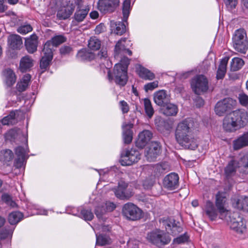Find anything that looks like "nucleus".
Wrapping results in <instances>:
<instances>
[{
    "label": "nucleus",
    "instance_id": "f257e3e1",
    "mask_svg": "<svg viewBox=\"0 0 248 248\" xmlns=\"http://www.w3.org/2000/svg\"><path fill=\"white\" fill-rule=\"evenodd\" d=\"M193 121L186 119L180 122L175 131L177 143L185 149L194 150L198 147V141L193 135Z\"/></svg>",
    "mask_w": 248,
    "mask_h": 248
},
{
    "label": "nucleus",
    "instance_id": "f03ea898",
    "mask_svg": "<svg viewBox=\"0 0 248 248\" xmlns=\"http://www.w3.org/2000/svg\"><path fill=\"white\" fill-rule=\"evenodd\" d=\"M248 114L244 109H237L227 115L224 119V130L233 132L244 126L247 122Z\"/></svg>",
    "mask_w": 248,
    "mask_h": 248
},
{
    "label": "nucleus",
    "instance_id": "7ed1b4c3",
    "mask_svg": "<svg viewBox=\"0 0 248 248\" xmlns=\"http://www.w3.org/2000/svg\"><path fill=\"white\" fill-rule=\"evenodd\" d=\"M230 228L238 233H243L246 230V225L243 217L238 212H231L224 218Z\"/></svg>",
    "mask_w": 248,
    "mask_h": 248
},
{
    "label": "nucleus",
    "instance_id": "20e7f679",
    "mask_svg": "<svg viewBox=\"0 0 248 248\" xmlns=\"http://www.w3.org/2000/svg\"><path fill=\"white\" fill-rule=\"evenodd\" d=\"M191 86L193 92L196 94H201L208 89V80L204 75L196 76L192 79Z\"/></svg>",
    "mask_w": 248,
    "mask_h": 248
},
{
    "label": "nucleus",
    "instance_id": "39448f33",
    "mask_svg": "<svg viewBox=\"0 0 248 248\" xmlns=\"http://www.w3.org/2000/svg\"><path fill=\"white\" fill-rule=\"evenodd\" d=\"M237 104L236 100L230 97L224 98L217 102L215 111L218 116H223L226 112L232 109Z\"/></svg>",
    "mask_w": 248,
    "mask_h": 248
},
{
    "label": "nucleus",
    "instance_id": "423d86ee",
    "mask_svg": "<svg viewBox=\"0 0 248 248\" xmlns=\"http://www.w3.org/2000/svg\"><path fill=\"white\" fill-rule=\"evenodd\" d=\"M122 212L124 217L131 220L139 219L142 215L141 210L131 202H128L124 205Z\"/></svg>",
    "mask_w": 248,
    "mask_h": 248
},
{
    "label": "nucleus",
    "instance_id": "0eeeda50",
    "mask_svg": "<svg viewBox=\"0 0 248 248\" xmlns=\"http://www.w3.org/2000/svg\"><path fill=\"white\" fill-rule=\"evenodd\" d=\"M140 156L139 152L135 149L126 150L122 153L120 162L123 166H130L137 162Z\"/></svg>",
    "mask_w": 248,
    "mask_h": 248
},
{
    "label": "nucleus",
    "instance_id": "6e6552de",
    "mask_svg": "<svg viewBox=\"0 0 248 248\" xmlns=\"http://www.w3.org/2000/svg\"><path fill=\"white\" fill-rule=\"evenodd\" d=\"M127 70L125 67H123L122 63H117L115 65L113 75L116 84L122 86L126 84L128 79Z\"/></svg>",
    "mask_w": 248,
    "mask_h": 248
},
{
    "label": "nucleus",
    "instance_id": "1a4fd4ad",
    "mask_svg": "<svg viewBox=\"0 0 248 248\" xmlns=\"http://www.w3.org/2000/svg\"><path fill=\"white\" fill-rule=\"evenodd\" d=\"M147 238L152 243L156 245H166L170 241L169 236L163 231H158L152 232L148 234Z\"/></svg>",
    "mask_w": 248,
    "mask_h": 248
},
{
    "label": "nucleus",
    "instance_id": "9d476101",
    "mask_svg": "<svg viewBox=\"0 0 248 248\" xmlns=\"http://www.w3.org/2000/svg\"><path fill=\"white\" fill-rule=\"evenodd\" d=\"M128 184L121 181L119 182L117 188H114L115 196L121 200H128L133 195L132 192L127 189Z\"/></svg>",
    "mask_w": 248,
    "mask_h": 248
},
{
    "label": "nucleus",
    "instance_id": "9b49d317",
    "mask_svg": "<svg viewBox=\"0 0 248 248\" xmlns=\"http://www.w3.org/2000/svg\"><path fill=\"white\" fill-rule=\"evenodd\" d=\"M119 0H99L98 8L102 13H112L119 5Z\"/></svg>",
    "mask_w": 248,
    "mask_h": 248
},
{
    "label": "nucleus",
    "instance_id": "f8f14e48",
    "mask_svg": "<svg viewBox=\"0 0 248 248\" xmlns=\"http://www.w3.org/2000/svg\"><path fill=\"white\" fill-rule=\"evenodd\" d=\"M179 176L174 172H171L166 175L164 178L163 184L164 187L168 190H172L179 187Z\"/></svg>",
    "mask_w": 248,
    "mask_h": 248
},
{
    "label": "nucleus",
    "instance_id": "ddd939ff",
    "mask_svg": "<svg viewBox=\"0 0 248 248\" xmlns=\"http://www.w3.org/2000/svg\"><path fill=\"white\" fill-rule=\"evenodd\" d=\"M231 202L234 208L248 212V197L234 196L231 198Z\"/></svg>",
    "mask_w": 248,
    "mask_h": 248
},
{
    "label": "nucleus",
    "instance_id": "4468645a",
    "mask_svg": "<svg viewBox=\"0 0 248 248\" xmlns=\"http://www.w3.org/2000/svg\"><path fill=\"white\" fill-rule=\"evenodd\" d=\"M127 39L126 38H121L116 43L115 46V57H118L119 54L124 55L127 54L131 56L132 54V51L127 48L128 44H126Z\"/></svg>",
    "mask_w": 248,
    "mask_h": 248
},
{
    "label": "nucleus",
    "instance_id": "2eb2a0df",
    "mask_svg": "<svg viewBox=\"0 0 248 248\" xmlns=\"http://www.w3.org/2000/svg\"><path fill=\"white\" fill-rule=\"evenodd\" d=\"M155 103L161 108L170 102V96L164 90H160L155 92L154 94Z\"/></svg>",
    "mask_w": 248,
    "mask_h": 248
},
{
    "label": "nucleus",
    "instance_id": "dca6fc26",
    "mask_svg": "<svg viewBox=\"0 0 248 248\" xmlns=\"http://www.w3.org/2000/svg\"><path fill=\"white\" fill-rule=\"evenodd\" d=\"M225 197L222 196L220 193L218 192L216 195V205L219 213V217L221 219H224L226 217V216L231 213L230 211L225 208Z\"/></svg>",
    "mask_w": 248,
    "mask_h": 248
},
{
    "label": "nucleus",
    "instance_id": "f3484780",
    "mask_svg": "<svg viewBox=\"0 0 248 248\" xmlns=\"http://www.w3.org/2000/svg\"><path fill=\"white\" fill-rule=\"evenodd\" d=\"M38 44V38L35 34H32L25 39V46L29 53H33L37 50Z\"/></svg>",
    "mask_w": 248,
    "mask_h": 248
},
{
    "label": "nucleus",
    "instance_id": "a211bd4d",
    "mask_svg": "<svg viewBox=\"0 0 248 248\" xmlns=\"http://www.w3.org/2000/svg\"><path fill=\"white\" fill-rule=\"evenodd\" d=\"M152 137V133L149 130H145L139 133L136 141V146L140 148H143L150 141Z\"/></svg>",
    "mask_w": 248,
    "mask_h": 248
},
{
    "label": "nucleus",
    "instance_id": "6ab92c4d",
    "mask_svg": "<svg viewBox=\"0 0 248 248\" xmlns=\"http://www.w3.org/2000/svg\"><path fill=\"white\" fill-rule=\"evenodd\" d=\"M34 60L31 56L25 55L22 57L20 60L19 69L22 72L30 71L33 66Z\"/></svg>",
    "mask_w": 248,
    "mask_h": 248
},
{
    "label": "nucleus",
    "instance_id": "aec40b11",
    "mask_svg": "<svg viewBox=\"0 0 248 248\" xmlns=\"http://www.w3.org/2000/svg\"><path fill=\"white\" fill-rule=\"evenodd\" d=\"M8 43L10 48L19 50L23 46L22 37L17 34H11L8 37Z\"/></svg>",
    "mask_w": 248,
    "mask_h": 248
},
{
    "label": "nucleus",
    "instance_id": "412c9836",
    "mask_svg": "<svg viewBox=\"0 0 248 248\" xmlns=\"http://www.w3.org/2000/svg\"><path fill=\"white\" fill-rule=\"evenodd\" d=\"M43 52L44 56L42 57L40 63V67L43 71H45L53 58V52L51 50L46 49L44 47Z\"/></svg>",
    "mask_w": 248,
    "mask_h": 248
},
{
    "label": "nucleus",
    "instance_id": "4be33fe9",
    "mask_svg": "<svg viewBox=\"0 0 248 248\" xmlns=\"http://www.w3.org/2000/svg\"><path fill=\"white\" fill-rule=\"evenodd\" d=\"M75 6L73 3L67 5L66 7L59 10L57 14V16L59 19H66L72 14L75 10Z\"/></svg>",
    "mask_w": 248,
    "mask_h": 248
},
{
    "label": "nucleus",
    "instance_id": "5701e85b",
    "mask_svg": "<svg viewBox=\"0 0 248 248\" xmlns=\"http://www.w3.org/2000/svg\"><path fill=\"white\" fill-rule=\"evenodd\" d=\"M66 41V38L62 35L54 36L51 40L47 41L44 45V47L46 49L51 50L52 51L54 46H57Z\"/></svg>",
    "mask_w": 248,
    "mask_h": 248
},
{
    "label": "nucleus",
    "instance_id": "b1692460",
    "mask_svg": "<svg viewBox=\"0 0 248 248\" xmlns=\"http://www.w3.org/2000/svg\"><path fill=\"white\" fill-rule=\"evenodd\" d=\"M123 137L124 142L126 144L130 143L133 139V132L131 128L133 127V124L131 123L123 124Z\"/></svg>",
    "mask_w": 248,
    "mask_h": 248
},
{
    "label": "nucleus",
    "instance_id": "393cba45",
    "mask_svg": "<svg viewBox=\"0 0 248 248\" xmlns=\"http://www.w3.org/2000/svg\"><path fill=\"white\" fill-rule=\"evenodd\" d=\"M160 111L165 116H173L177 114L178 108L176 105L169 102L161 108Z\"/></svg>",
    "mask_w": 248,
    "mask_h": 248
},
{
    "label": "nucleus",
    "instance_id": "a878e982",
    "mask_svg": "<svg viewBox=\"0 0 248 248\" xmlns=\"http://www.w3.org/2000/svg\"><path fill=\"white\" fill-rule=\"evenodd\" d=\"M248 145V132L244 133L233 142V147L235 150L240 149Z\"/></svg>",
    "mask_w": 248,
    "mask_h": 248
},
{
    "label": "nucleus",
    "instance_id": "bb28decb",
    "mask_svg": "<svg viewBox=\"0 0 248 248\" xmlns=\"http://www.w3.org/2000/svg\"><path fill=\"white\" fill-rule=\"evenodd\" d=\"M3 75L5 78V81L8 86L13 85L16 80V77L15 72L11 69L8 68L3 71Z\"/></svg>",
    "mask_w": 248,
    "mask_h": 248
},
{
    "label": "nucleus",
    "instance_id": "cd10ccee",
    "mask_svg": "<svg viewBox=\"0 0 248 248\" xmlns=\"http://www.w3.org/2000/svg\"><path fill=\"white\" fill-rule=\"evenodd\" d=\"M229 60L228 57H225L223 58L219 65L217 73V79H222L226 73L227 65Z\"/></svg>",
    "mask_w": 248,
    "mask_h": 248
},
{
    "label": "nucleus",
    "instance_id": "c85d7f7f",
    "mask_svg": "<svg viewBox=\"0 0 248 248\" xmlns=\"http://www.w3.org/2000/svg\"><path fill=\"white\" fill-rule=\"evenodd\" d=\"M238 163V171L243 174H248V154L241 157Z\"/></svg>",
    "mask_w": 248,
    "mask_h": 248
},
{
    "label": "nucleus",
    "instance_id": "c756f323",
    "mask_svg": "<svg viewBox=\"0 0 248 248\" xmlns=\"http://www.w3.org/2000/svg\"><path fill=\"white\" fill-rule=\"evenodd\" d=\"M160 146L157 142H152L147 151V155L151 159L155 158L160 152Z\"/></svg>",
    "mask_w": 248,
    "mask_h": 248
},
{
    "label": "nucleus",
    "instance_id": "7c9ffc66",
    "mask_svg": "<svg viewBox=\"0 0 248 248\" xmlns=\"http://www.w3.org/2000/svg\"><path fill=\"white\" fill-rule=\"evenodd\" d=\"M137 70L139 76L145 80H153L155 78V74L148 69L139 65L137 68Z\"/></svg>",
    "mask_w": 248,
    "mask_h": 248
},
{
    "label": "nucleus",
    "instance_id": "2f4dec72",
    "mask_svg": "<svg viewBox=\"0 0 248 248\" xmlns=\"http://www.w3.org/2000/svg\"><path fill=\"white\" fill-rule=\"evenodd\" d=\"M234 50L240 53L246 54L248 49V41L247 39L240 41L232 42Z\"/></svg>",
    "mask_w": 248,
    "mask_h": 248
},
{
    "label": "nucleus",
    "instance_id": "473e14b6",
    "mask_svg": "<svg viewBox=\"0 0 248 248\" xmlns=\"http://www.w3.org/2000/svg\"><path fill=\"white\" fill-rule=\"evenodd\" d=\"M206 215L211 220H215L217 217V211L214 207V204L211 202L208 201L205 206L204 209Z\"/></svg>",
    "mask_w": 248,
    "mask_h": 248
},
{
    "label": "nucleus",
    "instance_id": "72a5a7b5",
    "mask_svg": "<svg viewBox=\"0 0 248 248\" xmlns=\"http://www.w3.org/2000/svg\"><path fill=\"white\" fill-rule=\"evenodd\" d=\"M77 57L80 61H92L95 58V55L86 49H82L78 51Z\"/></svg>",
    "mask_w": 248,
    "mask_h": 248
},
{
    "label": "nucleus",
    "instance_id": "f704fd0d",
    "mask_svg": "<svg viewBox=\"0 0 248 248\" xmlns=\"http://www.w3.org/2000/svg\"><path fill=\"white\" fill-rule=\"evenodd\" d=\"M168 233H171L173 235H176L182 232L183 229L178 222L176 223L175 221H170L166 227Z\"/></svg>",
    "mask_w": 248,
    "mask_h": 248
},
{
    "label": "nucleus",
    "instance_id": "c9c22d12",
    "mask_svg": "<svg viewBox=\"0 0 248 248\" xmlns=\"http://www.w3.org/2000/svg\"><path fill=\"white\" fill-rule=\"evenodd\" d=\"M237 168H238L237 161L231 160L229 162L225 169V173L226 177L229 178L234 175Z\"/></svg>",
    "mask_w": 248,
    "mask_h": 248
},
{
    "label": "nucleus",
    "instance_id": "e433bc0d",
    "mask_svg": "<svg viewBox=\"0 0 248 248\" xmlns=\"http://www.w3.org/2000/svg\"><path fill=\"white\" fill-rule=\"evenodd\" d=\"M14 158V154L10 149H3L0 151V160L4 163H7L12 161Z\"/></svg>",
    "mask_w": 248,
    "mask_h": 248
},
{
    "label": "nucleus",
    "instance_id": "4c0bfd02",
    "mask_svg": "<svg viewBox=\"0 0 248 248\" xmlns=\"http://www.w3.org/2000/svg\"><path fill=\"white\" fill-rule=\"evenodd\" d=\"M21 134H22V133L20 129L14 128L8 131L4 135V137L6 140H11L17 139Z\"/></svg>",
    "mask_w": 248,
    "mask_h": 248
},
{
    "label": "nucleus",
    "instance_id": "58836bf2",
    "mask_svg": "<svg viewBox=\"0 0 248 248\" xmlns=\"http://www.w3.org/2000/svg\"><path fill=\"white\" fill-rule=\"evenodd\" d=\"M131 9V0H125L123 4V21L127 23Z\"/></svg>",
    "mask_w": 248,
    "mask_h": 248
},
{
    "label": "nucleus",
    "instance_id": "ea45409f",
    "mask_svg": "<svg viewBox=\"0 0 248 248\" xmlns=\"http://www.w3.org/2000/svg\"><path fill=\"white\" fill-rule=\"evenodd\" d=\"M232 42H237L247 39L246 31L243 29L236 30L232 37Z\"/></svg>",
    "mask_w": 248,
    "mask_h": 248
},
{
    "label": "nucleus",
    "instance_id": "a19ab883",
    "mask_svg": "<svg viewBox=\"0 0 248 248\" xmlns=\"http://www.w3.org/2000/svg\"><path fill=\"white\" fill-rule=\"evenodd\" d=\"M144 109L149 118H151L154 114V109L150 100L148 98L143 100Z\"/></svg>",
    "mask_w": 248,
    "mask_h": 248
},
{
    "label": "nucleus",
    "instance_id": "79ce46f5",
    "mask_svg": "<svg viewBox=\"0 0 248 248\" xmlns=\"http://www.w3.org/2000/svg\"><path fill=\"white\" fill-rule=\"evenodd\" d=\"M23 217L22 214L19 212H14L9 216V222L12 225L16 224L20 221Z\"/></svg>",
    "mask_w": 248,
    "mask_h": 248
},
{
    "label": "nucleus",
    "instance_id": "37998d69",
    "mask_svg": "<svg viewBox=\"0 0 248 248\" xmlns=\"http://www.w3.org/2000/svg\"><path fill=\"white\" fill-rule=\"evenodd\" d=\"M244 61L239 58H234L231 62V68L232 71H236L240 69L244 65Z\"/></svg>",
    "mask_w": 248,
    "mask_h": 248
},
{
    "label": "nucleus",
    "instance_id": "c03bdc74",
    "mask_svg": "<svg viewBox=\"0 0 248 248\" xmlns=\"http://www.w3.org/2000/svg\"><path fill=\"white\" fill-rule=\"evenodd\" d=\"M88 47L93 50H98L101 47V42L96 37H92L88 41Z\"/></svg>",
    "mask_w": 248,
    "mask_h": 248
},
{
    "label": "nucleus",
    "instance_id": "a18cd8bd",
    "mask_svg": "<svg viewBox=\"0 0 248 248\" xmlns=\"http://www.w3.org/2000/svg\"><path fill=\"white\" fill-rule=\"evenodd\" d=\"M89 11V9L88 8L77 10L74 16L75 20L78 22H81L83 21L87 15Z\"/></svg>",
    "mask_w": 248,
    "mask_h": 248
},
{
    "label": "nucleus",
    "instance_id": "49530a36",
    "mask_svg": "<svg viewBox=\"0 0 248 248\" xmlns=\"http://www.w3.org/2000/svg\"><path fill=\"white\" fill-rule=\"evenodd\" d=\"M155 123L158 130L161 132H164L165 130H169L170 128L169 124L164 120L160 119L157 122V119H155Z\"/></svg>",
    "mask_w": 248,
    "mask_h": 248
},
{
    "label": "nucleus",
    "instance_id": "de8ad7c7",
    "mask_svg": "<svg viewBox=\"0 0 248 248\" xmlns=\"http://www.w3.org/2000/svg\"><path fill=\"white\" fill-rule=\"evenodd\" d=\"M115 30L114 32L119 35H122L126 31V25L124 22H117L115 23Z\"/></svg>",
    "mask_w": 248,
    "mask_h": 248
},
{
    "label": "nucleus",
    "instance_id": "09e8293b",
    "mask_svg": "<svg viewBox=\"0 0 248 248\" xmlns=\"http://www.w3.org/2000/svg\"><path fill=\"white\" fill-rule=\"evenodd\" d=\"M15 115L16 114L14 112H11L8 115L2 119L1 123L2 124L9 125L14 124L15 123Z\"/></svg>",
    "mask_w": 248,
    "mask_h": 248
},
{
    "label": "nucleus",
    "instance_id": "8fccbe9b",
    "mask_svg": "<svg viewBox=\"0 0 248 248\" xmlns=\"http://www.w3.org/2000/svg\"><path fill=\"white\" fill-rule=\"evenodd\" d=\"M96 243L97 245L104 246L109 244L110 243L109 238L106 235H96Z\"/></svg>",
    "mask_w": 248,
    "mask_h": 248
},
{
    "label": "nucleus",
    "instance_id": "3c124183",
    "mask_svg": "<svg viewBox=\"0 0 248 248\" xmlns=\"http://www.w3.org/2000/svg\"><path fill=\"white\" fill-rule=\"evenodd\" d=\"M107 212L104 204L101 206H98L95 209V214L99 219L105 220L103 217L104 214Z\"/></svg>",
    "mask_w": 248,
    "mask_h": 248
},
{
    "label": "nucleus",
    "instance_id": "603ef678",
    "mask_svg": "<svg viewBox=\"0 0 248 248\" xmlns=\"http://www.w3.org/2000/svg\"><path fill=\"white\" fill-rule=\"evenodd\" d=\"M1 199L6 204L12 207H15L16 206V203L12 200L11 197L8 194H3L2 195Z\"/></svg>",
    "mask_w": 248,
    "mask_h": 248
},
{
    "label": "nucleus",
    "instance_id": "864d4df0",
    "mask_svg": "<svg viewBox=\"0 0 248 248\" xmlns=\"http://www.w3.org/2000/svg\"><path fill=\"white\" fill-rule=\"evenodd\" d=\"M32 30V27L28 24L21 25L17 29V32L22 34H26L31 31Z\"/></svg>",
    "mask_w": 248,
    "mask_h": 248
},
{
    "label": "nucleus",
    "instance_id": "5fc2aeb1",
    "mask_svg": "<svg viewBox=\"0 0 248 248\" xmlns=\"http://www.w3.org/2000/svg\"><path fill=\"white\" fill-rule=\"evenodd\" d=\"M81 217L85 220H91L93 217V214L91 210L83 209L81 211Z\"/></svg>",
    "mask_w": 248,
    "mask_h": 248
},
{
    "label": "nucleus",
    "instance_id": "6e6d98bb",
    "mask_svg": "<svg viewBox=\"0 0 248 248\" xmlns=\"http://www.w3.org/2000/svg\"><path fill=\"white\" fill-rule=\"evenodd\" d=\"M238 99L241 105L248 107V96L247 94L244 93H240Z\"/></svg>",
    "mask_w": 248,
    "mask_h": 248
},
{
    "label": "nucleus",
    "instance_id": "4d7b16f0",
    "mask_svg": "<svg viewBox=\"0 0 248 248\" xmlns=\"http://www.w3.org/2000/svg\"><path fill=\"white\" fill-rule=\"evenodd\" d=\"M16 155L22 159H24L25 157L26 152L25 150L22 147L19 146L17 147L15 150Z\"/></svg>",
    "mask_w": 248,
    "mask_h": 248
},
{
    "label": "nucleus",
    "instance_id": "13d9d810",
    "mask_svg": "<svg viewBox=\"0 0 248 248\" xmlns=\"http://www.w3.org/2000/svg\"><path fill=\"white\" fill-rule=\"evenodd\" d=\"M158 82L157 81H154L152 82L148 83L145 84L144 86V89L146 92L148 91H152L158 87Z\"/></svg>",
    "mask_w": 248,
    "mask_h": 248
},
{
    "label": "nucleus",
    "instance_id": "bf43d9fd",
    "mask_svg": "<svg viewBox=\"0 0 248 248\" xmlns=\"http://www.w3.org/2000/svg\"><path fill=\"white\" fill-rule=\"evenodd\" d=\"M120 108L123 113H126L129 111V105L124 100L121 101L119 102Z\"/></svg>",
    "mask_w": 248,
    "mask_h": 248
},
{
    "label": "nucleus",
    "instance_id": "052dcab7",
    "mask_svg": "<svg viewBox=\"0 0 248 248\" xmlns=\"http://www.w3.org/2000/svg\"><path fill=\"white\" fill-rule=\"evenodd\" d=\"M188 238V236L186 234H184V235H181L179 237H178L174 239L173 242L174 243L179 244L187 241Z\"/></svg>",
    "mask_w": 248,
    "mask_h": 248
},
{
    "label": "nucleus",
    "instance_id": "680f3d73",
    "mask_svg": "<svg viewBox=\"0 0 248 248\" xmlns=\"http://www.w3.org/2000/svg\"><path fill=\"white\" fill-rule=\"evenodd\" d=\"M60 51L62 55L69 54L72 51V48L69 46H63L61 47Z\"/></svg>",
    "mask_w": 248,
    "mask_h": 248
},
{
    "label": "nucleus",
    "instance_id": "e2e57ef3",
    "mask_svg": "<svg viewBox=\"0 0 248 248\" xmlns=\"http://www.w3.org/2000/svg\"><path fill=\"white\" fill-rule=\"evenodd\" d=\"M103 204L104 206H105V207L107 211H112L116 208L115 204L112 202H107L105 203H104Z\"/></svg>",
    "mask_w": 248,
    "mask_h": 248
},
{
    "label": "nucleus",
    "instance_id": "0e129e2a",
    "mask_svg": "<svg viewBox=\"0 0 248 248\" xmlns=\"http://www.w3.org/2000/svg\"><path fill=\"white\" fill-rule=\"evenodd\" d=\"M28 86L26 83H23L21 81L17 83L16 84V88L17 90L20 92H22L26 90Z\"/></svg>",
    "mask_w": 248,
    "mask_h": 248
},
{
    "label": "nucleus",
    "instance_id": "69168bd1",
    "mask_svg": "<svg viewBox=\"0 0 248 248\" xmlns=\"http://www.w3.org/2000/svg\"><path fill=\"white\" fill-rule=\"evenodd\" d=\"M12 232V230H3L0 232V239H2L6 238L9 235L11 234Z\"/></svg>",
    "mask_w": 248,
    "mask_h": 248
},
{
    "label": "nucleus",
    "instance_id": "338daca9",
    "mask_svg": "<svg viewBox=\"0 0 248 248\" xmlns=\"http://www.w3.org/2000/svg\"><path fill=\"white\" fill-rule=\"evenodd\" d=\"M130 60L125 57H124L122 58L120 62L119 63H122L123 67L127 69L128 66L129 64Z\"/></svg>",
    "mask_w": 248,
    "mask_h": 248
},
{
    "label": "nucleus",
    "instance_id": "774afa93",
    "mask_svg": "<svg viewBox=\"0 0 248 248\" xmlns=\"http://www.w3.org/2000/svg\"><path fill=\"white\" fill-rule=\"evenodd\" d=\"M31 76L30 74H27L23 77L21 81L23 83H26L28 86H29L31 81Z\"/></svg>",
    "mask_w": 248,
    "mask_h": 248
}]
</instances>
